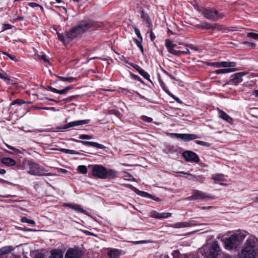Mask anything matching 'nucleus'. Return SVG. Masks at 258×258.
<instances>
[{
	"label": "nucleus",
	"mask_w": 258,
	"mask_h": 258,
	"mask_svg": "<svg viewBox=\"0 0 258 258\" xmlns=\"http://www.w3.org/2000/svg\"><path fill=\"white\" fill-rule=\"evenodd\" d=\"M92 24L88 21H82L76 27H74L69 31L63 34L57 32L58 39L63 44H68L72 40L85 32L92 27Z\"/></svg>",
	"instance_id": "nucleus-1"
},
{
	"label": "nucleus",
	"mask_w": 258,
	"mask_h": 258,
	"mask_svg": "<svg viewBox=\"0 0 258 258\" xmlns=\"http://www.w3.org/2000/svg\"><path fill=\"white\" fill-rule=\"evenodd\" d=\"M258 249V239L254 236H249L241 251L239 258H256Z\"/></svg>",
	"instance_id": "nucleus-2"
},
{
	"label": "nucleus",
	"mask_w": 258,
	"mask_h": 258,
	"mask_svg": "<svg viewBox=\"0 0 258 258\" xmlns=\"http://www.w3.org/2000/svg\"><path fill=\"white\" fill-rule=\"evenodd\" d=\"M92 175L100 179H113L117 177V173L102 165H94L92 166Z\"/></svg>",
	"instance_id": "nucleus-3"
},
{
	"label": "nucleus",
	"mask_w": 258,
	"mask_h": 258,
	"mask_svg": "<svg viewBox=\"0 0 258 258\" xmlns=\"http://www.w3.org/2000/svg\"><path fill=\"white\" fill-rule=\"evenodd\" d=\"M244 236L240 233H234L229 237L222 240L224 247L226 249L232 250L237 247V242L242 240Z\"/></svg>",
	"instance_id": "nucleus-4"
},
{
	"label": "nucleus",
	"mask_w": 258,
	"mask_h": 258,
	"mask_svg": "<svg viewBox=\"0 0 258 258\" xmlns=\"http://www.w3.org/2000/svg\"><path fill=\"white\" fill-rule=\"evenodd\" d=\"M46 170L40 165L32 162L28 165V173L35 176H55L54 173H47Z\"/></svg>",
	"instance_id": "nucleus-5"
},
{
	"label": "nucleus",
	"mask_w": 258,
	"mask_h": 258,
	"mask_svg": "<svg viewBox=\"0 0 258 258\" xmlns=\"http://www.w3.org/2000/svg\"><path fill=\"white\" fill-rule=\"evenodd\" d=\"M202 14L207 19L215 21L220 20L225 16L224 14L220 13L214 9H205L203 10Z\"/></svg>",
	"instance_id": "nucleus-6"
},
{
	"label": "nucleus",
	"mask_w": 258,
	"mask_h": 258,
	"mask_svg": "<svg viewBox=\"0 0 258 258\" xmlns=\"http://www.w3.org/2000/svg\"><path fill=\"white\" fill-rule=\"evenodd\" d=\"M215 198L214 196L209 195L205 192H204L202 191L196 190L194 191L192 195L186 198L185 199L186 200L191 201V200H212Z\"/></svg>",
	"instance_id": "nucleus-7"
},
{
	"label": "nucleus",
	"mask_w": 258,
	"mask_h": 258,
	"mask_svg": "<svg viewBox=\"0 0 258 258\" xmlns=\"http://www.w3.org/2000/svg\"><path fill=\"white\" fill-rule=\"evenodd\" d=\"M165 46L167 48L168 51L173 54L176 55H180L181 54H189V51L188 48H185V50L177 49V45L173 44L169 39H166L165 42Z\"/></svg>",
	"instance_id": "nucleus-8"
},
{
	"label": "nucleus",
	"mask_w": 258,
	"mask_h": 258,
	"mask_svg": "<svg viewBox=\"0 0 258 258\" xmlns=\"http://www.w3.org/2000/svg\"><path fill=\"white\" fill-rule=\"evenodd\" d=\"M219 251V245L217 241H214L209 247V249L205 252V254L207 258H216Z\"/></svg>",
	"instance_id": "nucleus-9"
},
{
	"label": "nucleus",
	"mask_w": 258,
	"mask_h": 258,
	"mask_svg": "<svg viewBox=\"0 0 258 258\" xmlns=\"http://www.w3.org/2000/svg\"><path fill=\"white\" fill-rule=\"evenodd\" d=\"M182 157L187 162L198 163L200 158L195 152L190 151H185L182 154Z\"/></svg>",
	"instance_id": "nucleus-10"
},
{
	"label": "nucleus",
	"mask_w": 258,
	"mask_h": 258,
	"mask_svg": "<svg viewBox=\"0 0 258 258\" xmlns=\"http://www.w3.org/2000/svg\"><path fill=\"white\" fill-rule=\"evenodd\" d=\"M89 122V119L76 120L69 122L68 124L64 126L60 127L61 129H67L68 128L82 125L86 124Z\"/></svg>",
	"instance_id": "nucleus-11"
},
{
	"label": "nucleus",
	"mask_w": 258,
	"mask_h": 258,
	"mask_svg": "<svg viewBox=\"0 0 258 258\" xmlns=\"http://www.w3.org/2000/svg\"><path fill=\"white\" fill-rule=\"evenodd\" d=\"M244 72L238 73L233 74L231 77V80L230 82L234 85H237L239 83L242 81L241 79L242 77L245 75Z\"/></svg>",
	"instance_id": "nucleus-12"
},
{
	"label": "nucleus",
	"mask_w": 258,
	"mask_h": 258,
	"mask_svg": "<svg viewBox=\"0 0 258 258\" xmlns=\"http://www.w3.org/2000/svg\"><path fill=\"white\" fill-rule=\"evenodd\" d=\"M81 255L80 251L74 249H69L66 252L65 258H79Z\"/></svg>",
	"instance_id": "nucleus-13"
},
{
	"label": "nucleus",
	"mask_w": 258,
	"mask_h": 258,
	"mask_svg": "<svg viewBox=\"0 0 258 258\" xmlns=\"http://www.w3.org/2000/svg\"><path fill=\"white\" fill-rule=\"evenodd\" d=\"M134 191L139 195L141 196H142L143 197H146V198H149V199H152L155 201H158V202H161V200L158 197H155L154 196H153V195L150 194H148V192H145V191H140L139 190V189H137V188H135L134 189Z\"/></svg>",
	"instance_id": "nucleus-14"
},
{
	"label": "nucleus",
	"mask_w": 258,
	"mask_h": 258,
	"mask_svg": "<svg viewBox=\"0 0 258 258\" xmlns=\"http://www.w3.org/2000/svg\"><path fill=\"white\" fill-rule=\"evenodd\" d=\"M194 224L191 221L179 222L172 225L174 228H183L193 226Z\"/></svg>",
	"instance_id": "nucleus-15"
},
{
	"label": "nucleus",
	"mask_w": 258,
	"mask_h": 258,
	"mask_svg": "<svg viewBox=\"0 0 258 258\" xmlns=\"http://www.w3.org/2000/svg\"><path fill=\"white\" fill-rule=\"evenodd\" d=\"M63 206L69 207L78 212L87 214L86 211L84 210L80 205L77 204H64Z\"/></svg>",
	"instance_id": "nucleus-16"
},
{
	"label": "nucleus",
	"mask_w": 258,
	"mask_h": 258,
	"mask_svg": "<svg viewBox=\"0 0 258 258\" xmlns=\"http://www.w3.org/2000/svg\"><path fill=\"white\" fill-rule=\"evenodd\" d=\"M199 137L195 134H183L181 135V140L186 142L198 139Z\"/></svg>",
	"instance_id": "nucleus-17"
},
{
	"label": "nucleus",
	"mask_w": 258,
	"mask_h": 258,
	"mask_svg": "<svg viewBox=\"0 0 258 258\" xmlns=\"http://www.w3.org/2000/svg\"><path fill=\"white\" fill-rule=\"evenodd\" d=\"M219 116L220 118L224 120L225 121L231 123L233 121L232 118L229 116L226 113L221 110H218Z\"/></svg>",
	"instance_id": "nucleus-18"
},
{
	"label": "nucleus",
	"mask_w": 258,
	"mask_h": 258,
	"mask_svg": "<svg viewBox=\"0 0 258 258\" xmlns=\"http://www.w3.org/2000/svg\"><path fill=\"white\" fill-rule=\"evenodd\" d=\"M49 258H63V254L61 250L54 249L51 251V256Z\"/></svg>",
	"instance_id": "nucleus-19"
},
{
	"label": "nucleus",
	"mask_w": 258,
	"mask_h": 258,
	"mask_svg": "<svg viewBox=\"0 0 258 258\" xmlns=\"http://www.w3.org/2000/svg\"><path fill=\"white\" fill-rule=\"evenodd\" d=\"M1 162L3 164L8 166H14L16 164V161L10 158H3L2 159Z\"/></svg>",
	"instance_id": "nucleus-20"
},
{
	"label": "nucleus",
	"mask_w": 258,
	"mask_h": 258,
	"mask_svg": "<svg viewBox=\"0 0 258 258\" xmlns=\"http://www.w3.org/2000/svg\"><path fill=\"white\" fill-rule=\"evenodd\" d=\"M82 143L84 145L92 146L98 149H104L105 148L103 145L96 142L82 141Z\"/></svg>",
	"instance_id": "nucleus-21"
},
{
	"label": "nucleus",
	"mask_w": 258,
	"mask_h": 258,
	"mask_svg": "<svg viewBox=\"0 0 258 258\" xmlns=\"http://www.w3.org/2000/svg\"><path fill=\"white\" fill-rule=\"evenodd\" d=\"M135 68L136 70L139 73V74L142 75L145 79L149 80L150 76L149 75L145 72L144 70H143L139 66H136L135 67Z\"/></svg>",
	"instance_id": "nucleus-22"
},
{
	"label": "nucleus",
	"mask_w": 258,
	"mask_h": 258,
	"mask_svg": "<svg viewBox=\"0 0 258 258\" xmlns=\"http://www.w3.org/2000/svg\"><path fill=\"white\" fill-rule=\"evenodd\" d=\"M13 250V248L11 246H6L2 247L0 249V255H4L8 253Z\"/></svg>",
	"instance_id": "nucleus-23"
},
{
	"label": "nucleus",
	"mask_w": 258,
	"mask_h": 258,
	"mask_svg": "<svg viewBox=\"0 0 258 258\" xmlns=\"http://www.w3.org/2000/svg\"><path fill=\"white\" fill-rule=\"evenodd\" d=\"M120 254V252L117 249L110 250L108 252V255L110 258H116L118 257Z\"/></svg>",
	"instance_id": "nucleus-24"
},
{
	"label": "nucleus",
	"mask_w": 258,
	"mask_h": 258,
	"mask_svg": "<svg viewBox=\"0 0 258 258\" xmlns=\"http://www.w3.org/2000/svg\"><path fill=\"white\" fill-rule=\"evenodd\" d=\"M211 29L213 30H217L218 31H223L226 29L223 25L215 23L212 24Z\"/></svg>",
	"instance_id": "nucleus-25"
},
{
	"label": "nucleus",
	"mask_w": 258,
	"mask_h": 258,
	"mask_svg": "<svg viewBox=\"0 0 258 258\" xmlns=\"http://www.w3.org/2000/svg\"><path fill=\"white\" fill-rule=\"evenodd\" d=\"M220 64H221V67H224V68L234 67L236 66V62L223 61V62H220Z\"/></svg>",
	"instance_id": "nucleus-26"
},
{
	"label": "nucleus",
	"mask_w": 258,
	"mask_h": 258,
	"mask_svg": "<svg viewBox=\"0 0 258 258\" xmlns=\"http://www.w3.org/2000/svg\"><path fill=\"white\" fill-rule=\"evenodd\" d=\"M212 179L216 182H219L225 180L224 176L223 174H216L215 175H214L212 177Z\"/></svg>",
	"instance_id": "nucleus-27"
},
{
	"label": "nucleus",
	"mask_w": 258,
	"mask_h": 258,
	"mask_svg": "<svg viewBox=\"0 0 258 258\" xmlns=\"http://www.w3.org/2000/svg\"><path fill=\"white\" fill-rule=\"evenodd\" d=\"M57 78L59 79L60 80L63 81V82H72L76 80V79L72 77H63L61 76H56Z\"/></svg>",
	"instance_id": "nucleus-28"
},
{
	"label": "nucleus",
	"mask_w": 258,
	"mask_h": 258,
	"mask_svg": "<svg viewBox=\"0 0 258 258\" xmlns=\"http://www.w3.org/2000/svg\"><path fill=\"white\" fill-rule=\"evenodd\" d=\"M234 71V70L233 69H223L216 70V71H215V73L216 74H219L231 73Z\"/></svg>",
	"instance_id": "nucleus-29"
},
{
	"label": "nucleus",
	"mask_w": 258,
	"mask_h": 258,
	"mask_svg": "<svg viewBox=\"0 0 258 258\" xmlns=\"http://www.w3.org/2000/svg\"><path fill=\"white\" fill-rule=\"evenodd\" d=\"M51 150H57V151H60L61 152L67 153V154H77V152L74 150H69L66 149H50Z\"/></svg>",
	"instance_id": "nucleus-30"
},
{
	"label": "nucleus",
	"mask_w": 258,
	"mask_h": 258,
	"mask_svg": "<svg viewBox=\"0 0 258 258\" xmlns=\"http://www.w3.org/2000/svg\"><path fill=\"white\" fill-rule=\"evenodd\" d=\"M48 88L51 91H52L53 93L60 94H65L67 93L64 88L63 89H62L60 90H57L52 87H51V86L48 87Z\"/></svg>",
	"instance_id": "nucleus-31"
},
{
	"label": "nucleus",
	"mask_w": 258,
	"mask_h": 258,
	"mask_svg": "<svg viewBox=\"0 0 258 258\" xmlns=\"http://www.w3.org/2000/svg\"><path fill=\"white\" fill-rule=\"evenodd\" d=\"M77 170L82 174H86L87 172V167L85 165L79 166L77 168Z\"/></svg>",
	"instance_id": "nucleus-32"
},
{
	"label": "nucleus",
	"mask_w": 258,
	"mask_h": 258,
	"mask_svg": "<svg viewBox=\"0 0 258 258\" xmlns=\"http://www.w3.org/2000/svg\"><path fill=\"white\" fill-rule=\"evenodd\" d=\"M0 78L4 80H10V77L3 70H0Z\"/></svg>",
	"instance_id": "nucleus-33"
},
{
	"label": "nucleus",
	"mask_w": 258,
	"mask_h": 258,
	"mask_svg": "<svg viewBox=\"0 0 258 258\" xmlns=\"http://www.w3.org/2000/svg\"><path fill=\"white\" fill-rule=\"evenodd\" d=\"M21 221L23 223H27L33 225L35 224V221L31 219H29L27 217H24L21 219Z\"/></svg>",
	"instance_id": "nucleus-34"
},
{
	"label": "nucleus",
	"mask_w": 258,
	"mask_h": 258,
	"mask_svg": "<svg viewBox=\"0 0 258 258\" xmlns=\"http://www.w3.org/2000/svg\"><path fill=\"white\" fill-rule=\"evenodd\" d=\"M201 26L204 28L211 29L212 24L207 22H202L201 23Z\"/></svg>",
	"instance_id": "nucleus-35"
},
{
	"label": "nucleus",
	"mask_w": 258,
	"mask_h": 258,
	"mask_svg": "<svg viewBox=\"0 0 258 258\" xmlns=\"http://www.w3.org/2000/svg\"><path fill=\"white\" fill-rule=\"evenodd\" d=\"M159 83H160V86H161V87L162 88V89L168 94H170V91L167 89V88L166 87V86H165V83L163 82V81L161 80V79H159Z\"/></svg>",
	"instance_id": "nucleus-36"
},
{
	"label": "nucleus",
	"mask_w": 258,
	"mask_h": 258,
	"mask_svg": "<svg viewBox=\"0 0 258 258\" xmlns=\"http://www.w3.org/2000/svg\"><path fill=\"white\" fill-rule=\"evenodd\" d=\"M185 178L189 180L195 181H198L197 177L196 176H194L189 173H188L187 174V176H185Z\"/></svg>",
	"instance_id": "nucleus-37"
},
{
	"label": "nucleus",
	"mask_w": 258,
	"mask_h": 258,
	"mask_svg": "<svg viewBox=\"0 0 258 258\" xmlns=\"http://www.w3.org/2000/svg\"><path fill=\"white\" fill-rule=\"evenodd\" d=\"M247 37L252 38L255 40H258V34L257 33L249 32L247 33Z\"/></svg>",
	"instance_id": "nucleus-38"
},
{
	"label": "nucleus",
	"mask_w": 258,
	"mask_h": 258,
	"mask_svg": "<svg viewBox=\"0 0 258 258\" xmlns=\"http://www.w3.org/2000/svg\"><path fill=\"white\" fill-rule=\"evenodd\" d=\"M196 143L199 145L209 147L210 146V144L209 143L202 141H197Z\"/></svg>",
	"instance_id": "nucleus-39"
},
{
	"label": "nucleus",
	"mask_w": 258,
	"mask_h": 258,
	"mask_svg": "<svg viewBox=\"0 0 258 258\" xmlns=\"http://www.w3.org/2000/svg\"><path fill=\"white\" fill-rule=\"evenodd\" d=\"M161 213L156 211H154L151 213V216L153 218L156 219H160Z\"/></svg>",
	"instance_id": "nucleus-40"
},
{
	"label": "nucleus",
	"mask_w": 258,
	"mask_h": 258,
	"mask_svg": "<svg viewBox=\"0 0 258 258\" xmlns=\"http://www.w3.org/2000/svg\"><path fill=\"white\" fill-rule=\"evenodd\" d=\"M3 54L8 56L11 59L15 61H18V59L15 56L11 54L8 53L7 52H4Z\"/></svg>",
	"instance_id": "nucleus-41"
},
{
	"label": "nucleus",
	"mask_w": 258,
	"mask_h": 258,
	"mask_svg": "<svg viewBox=\"0 0 258 258\" xmlns=\"http://www.w3.org/2000/svg\"><path fill=\"white\" fill-rule=\"evenodd\" d=\"M172 215L170 213H161L160 215V219L161 218H167L171 217Z\"/></svg>",
	"instance_id": "nucleus-42"
},
{
	"label": "nucleus",
	"mask_w": 258,
	"mask_h": 258,
	"mask_svg": "<svg viewBox=\"0 0 258 258\" xmlns=\"http://www.w3.org/2000/svg\"><path fill=\"white\" fill-rule=\"evenodd\" d=\"M108 113H109L110 114H113L115 115L116 116H118V117H119V118L120 117V113L117 110H111L109 111Z\"/></svg>",
	"instance_id": "nucleus-43"
},
{
	"label": "nucleus",
	"mask_w": 258,
	"mask_h": 258,
	"mask_svg": "<svg viewBox=\"0 0 258 258\" xmlns=\"http://www.w3.org/2000/svg\"><path fill=\"white\" fill-rule=\"evenodd\" d=\"M79 138L82 140H90L92 139V137L88 135H82L80 136Z\"/></svg>",
	"instance_id": "nucleus-44"
},
{
	"label": "nucleus",
	"mask_w": 258,
	"mask_h": 258,
	"mask_svg": "<svg viewBox=\"0 0 258 258\" xmlns=\"http://www.w3.org/2000/svg\"><path fill=\"white\" fill-rule=\"evenodd\" d=\"M141 119L147 122H151L152 121V118L146 116H142Z\"/></svg>",
	"instance_id": "nucleus-45"
},
{
	"label": "nucleus",
	"mask_w": 258,
	"mask_h": 258,
	"mask_svg": "<svg viewBox=\"0 0 258 258\" xmlns=\"http://www.w3.org/2000/svg\"><path fill=\"white\" fill-rule=\"evenodd\" d=\"M141 41L142 40H141L140 39V40H137V39L135 40V42H136L137 45L140 48L141 51L143 52V47L141 44Z\"/></svg>",
	"instance_id": "nucleus-46"
},
{
	"label": "nucleus",
	"mask_w": 258,
	"mask_h": 258,
	"mask_svg": "<svg viewBox=\"0 0 258 258\" xmlns=\"http://www.w3.org/2000/svg\"><path fill=\"white\" fill-rule=\"evenodd\" d=\"M134 30L136 34L138 36V38L141 40H142V37L141 36V34L140 33V30L139 29H138L136 27L134 28Z\"/></svg>",
	"instance_id": "nucleus-47"
},
{
	"label": "nucleus",
	"mask_w": 258,
	"mask_h": 258,
	"mask_svg": "<svg viewBox=\"0 0 258 258\" xmlns=\"http://www.w3.org/2000/svg\"><path fill=\"white\" fill-rule=\"evenodd\" d=\"M13 28V26L9 24H4L3 25V30L2 31H4L5 30L11 29Z\"/></svg>",
	"instance_id": "nucleus-48"
},
{
	"label": "nucleus",
	"mask_w": 258,
	"mask_h": 258,
	"mask_svg": "<svg viewBox=\"0 0 258 258\" xmlns=\"http://www.w3.org/2000/svg\"><path fill=\"white\" fill-rule=\"evenodd\" d=\"M169 135L171 137H175L177 139H181L182 134H176V133H171V134H169Z\"/></svg>",
	"instance_id": "nucleus-49"
},
{
	"label": "nucleus",
	"mask_w": 258,
	"mask_h": 258,
	"mask_svg": "<svg viewBox=\"0 0 258 258\" xmlns=\"http://www.w3.org/2000/svg\"><path fill=\"white\" fill-rule=\"evenodd\" d=\"M29 6L30 7H32V8H34L35 7H37L38 6V7H39L41 8V9H42V10L43 9L42 7H41L39 5H38V4H37L36 3H30L29 4Z\"/></svg>",
	"instance_id": "nucleus-50"
},
{
	"label": "nucleus",
	"mask_w": 258,
	"mask_h": 258,
	"mask_svg": "<svg viewBox=\"0 0 258 258\" xmlns=\"http://www.w3.org/2000/svg\"><path fill=\"white\" fill-rule=\"evenodd\" d=\"M150 35L151 40L152 41H154V40L155 38V36L152 29L150 30Z\"/></svg>",
	"instance_id": "nucleus-51"
},
{
	"label": "nucleus",
	"mask_w": 258,
	"mask_h": 258,
	"mask_svg": "<svg viewBox=\"0 0 258 258\" xmlns=\"http://www.w3.org/2000/svg\"><path fill=\"white\" fill-rule=\"evenodd\" d=\"M145 18L146 19L147 22L148 24V26L149 27L151 26L152 25V23H151V20L149 18L148 16H145Z\"/></svg>",
	"instance_id": "nucleus-52"
},
{
	"label": "nucleus",
	"mask_w": 258,
	"mask_h": 258,
	"mask_svg": "<svg viewBox=\"0 0 258 258\" xmlns=\"http://www.w3.org/2000/svg\"><path fill=\"white\" fill-rule=\"evenodd\" d=\"M211 65L214 66L216 68H220L221 67L220 62H219L211 63Z\"/></svg>",
	"instance_id": "nucleus-53"
},
{
	"label": "nucleus",
	"mask_w": 258,
	"mask_h": 258,
	"mask_svg": "<svg viewBox=\"0 0 258 258\" xmlns=\"http://www.w3.org/2000/svg\"><path fill=\"white\" fill-rule=\"evenodd\" d=\"M244 43L248 45L249 46H251L252 48H254L255 46V44L254 43L244 42Z\"/></svg>",
	"instance_id": "nucleus-54"
},
{
	"label": "nucleus",
	"mask_w": 258,
	"mask_h": 258,
	"mask_svg": "<svg viewBox=\"0 0 258 258\" xmlns=\"http://www.w3.org/2000/svg\"><path fill=\"white\" fill-rule=\"evenodd\" d=\"M180 45H181V46H179L177 48V49L185 50V48H187V46L186 45H184V44H180Z\"/></svg>",
	"instance_id": "nucleus-55"
},
{
	"label": "nucleus",
	"mask_w": 258,
	"mask_h": 258,
	"mask_svg": "<svg viewBox=\"0 0 258 258\" xmlns=\"http://www.w3.org/2000/svg\"><path fill=\"white\" fill-rule=\"evenodd\" d=\"M57 170L58 171L63 173H68V171L66 169H62V168H57Z\"/></svg>",
	"instance_id": "nucleus-56"
},
{
	"label": "nucleus",
	"mask_w": 258,
	"mask_h": 258,
	"mask_svg": "<svg viewBox=\"0 0 258 258\" xmlns=\"http://www.w3.org/2000/svg\"><path fill=\"white\" fill-rule=\"evenodd\" d=\"M169 95H170L175 100H176L178 102H180V100H179V99L178 97L175 96L174 95H173L171 93H170V94H169Z\"/></svg>",
	"instance_id": "nucleus-57"
},
{
	"label": "nucleus",
	"mask_w": 258,
	"mask_h": 258,
	"mask_svg": "<svg viewBox=\"0 0 258 258\" xmlns=\"http://www.w3.org/2000/svg\"><path fill=\"white\" fill-rule=\"evenodd\" d=\"M6 146L8 148H9L10 149H11V150H14V151H18V150L16 148H15V147H12V146H10L8 144H6Z\"/></svg>",
	"instance_id": "nucleus-58"
},
{
	"label": "nucleus",
	"mask_w": 258,
	"mask_h": 258,
	"mask_svg": "<svg viewBox=\"0 0 258 258\" xmlns=\"http://www.w3.org/2000/svg\"><path fill=\"white\" fill-rule=\"evenodd\" d=\"M25 102L23 100H17L16 101H15L14 102V103L15 104H23Z\"/></svg>",
	"instance_id": "nucleus-59"
},
{
	"label": "nucleus",
	"mask_w": 258,
	"mask_h": 258,
	"mask_svg": "<svg viewBox=\"0 0 258 258\" xmlns=\"http://www.w3.org/2000/svg\"><path fill=\"white\" fill-rule=\"evenodd\" d=\"M41 58L44 60V62H48V60L46 58L45 55L43 54L41 56Z\"/></svg>",
	"instance_id": "nucleus-60"
},
{
	"label": "nucleus",
	"mask_w": 258,
	"mask_h": 258,
	"mask_svg": "<svg viewBox=\"0 0 258 258\" xmlns=\"http://www.w3.org/2000/svg\"><path fill=\"white\" fill-rule=\"evenodd\" d=\"M76 97V96H72L69 97H68L67 99L65 100L66 101H70L72 100L73 99H74Z\"/></svg>",
	"instance_id": "nucleus-61"
},
{
	"label": "nucleus",
	"mask_w": 258,
	"mask_h": 258,
	"mask_svg": "<svg viewBox=\"0 0 258 258\" xmlns=\"http://www.w3.org/2000/svg\"><path fill=\"white\" fill-rule=\"evenodd\" d=\"M72 89H73V87L71 86H67V87H66L64 88L66 92H67L68 91H69V90H71Z\"/></svg>",
	"instance_id": "nucleus-62"
},
{
	"label": "nucleus",
	"mask_w": 258,
	"mask_h": 258,
	"mask_svg": "<svg viewBox=\"0 0 258 258\" xmlns=\"http://www.w3.org/2000/svg\"><path fill=\"white\" fill-rule=\"evenodd\" d=\"M253 202L258 203V195L252 199Z\"/></svg>",
	"instance_id": "nucleus-63"
},
{
	"label": "nucleus",
	"mask_w": 258,
	"mask_h": 258,
	"mask_svg": "<svg viewBox=\"0 0 258 258\" xmlns=\"http://www.w3.org/2000/svg\"><path fill=\"white\" fill-rule=\"evenodd\" d=\"M35 258H45L42 254H39Z\"/></svg>",
	"instance_id": "nucleus-64"
}]
</instances>
